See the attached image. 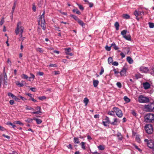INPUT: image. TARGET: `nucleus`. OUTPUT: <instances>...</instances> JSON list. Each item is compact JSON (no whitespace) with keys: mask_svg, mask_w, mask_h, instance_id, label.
<instances>
[{"mask_svg":"<svg viewBox=\"0 0 154 154\" xmlns=\"http://www.w3.org/2000/svg\"><path fill=\"white\" fill-rule=\"evenodd\" d=\"M36 109L38 110L36 112H32V114H41L42 113V112L41 111V108L40 106H38L36 107Z\"/></svg>","mask_w":154,"mask_h":154,"instance_id":"8","label":"nucleus"},{"mask_svg":"<svg viewBox=\"0 0 154 154\" xmlns=\"http://www.w3.org/2000/svg\"><path fill=\"white\" fill-rule=\"evenodd\" d=\"M65 52L66 54L67 55V53H69V52H71V49L70 48H65Z\"/></svg>","mask_w":154,"mask_h":154,"instance_id":"33","label":"nucleus"},{"mask_svg":"<svg viewBox=\"0 0 154 154\" xmlns=\"http://www.w3.org/2000/svg\"><path fill=\"white\" fill-rule=\"evenodd\" d=\"M111 46L110 47H109V46H107V45H106L105 46V48L106 49L107 51H109L111 50Z\"/></svg>","mask_w":154,"mask_h":154,"instance_id":"49","label":"nucleus"},{"mask_svg":"<svg viewBox=\"0 0 154 154\" xmlns=\"http://www.w3.org/2000/svg\"><path fill=\"white\" fill-rule=\"evenodd\" d=\"M104 72V69L103 67H101V70L100 72L99 73L100 75H102Z\"/></svg>","mask_w":154,"mask_h":154,"instance_id":"45","label":"nucleus"},{"mask_svg":"<svg viewBox=\"0 0 154 154\" xmlns=\"http://www.w3.org/2000/svg\"><path fill=\"white\" fill-rule=\"evenodd\" d=\"M111 124L116 125H118V119L117 118L114 119V122L110 123Z\"/></svg>","mask_w":154,"mask_h":154,"instance_id":"15","label":"nucleus"},{"mask_svg":"<svg viewBox=\"0 0 154 154\" xmlns=\"http://www.w3.org/2000/svg\"><path fill=\"white\" fill-rule=\"evenodd\" d=\"M114 112H115L114 110L109 111L108 112V114L110 115L114 116L115 115Z\"/></svg>","mask_w":154,"mask_h":154,"instance_id":"40","label":"nucleus"},{"mask_svg":"<svg viewBox=\"0 0 154 154\" xmlns=\"http://www.w3.org/2000/svg\"><path fill=\"white\" fill-rule=\"evenodd\" d=\"M122 17L125 19H129L130 18V16L127 14H124L122 15Z\"/></svg>","mask_w":154,"mask_h":154,"instance_id":"23","label":"nucleus"},{"mask_svg":"<svg viewBox=\"0 0 154 154\" xmlns=\"http://www.w3.org/2000/svg\"><path fill=\"white\" fill-rule=\"evenodd\" d=\"M45 14V11H44L42 14L40 16L38 20V24L41 25V27L44 30H45L46 28L45 22L44 18Z\"/></svg>","mask_w":154,"mask_h":154,"instance_id":"1","label":"nucleus"},{"mask_svg":"<svg viewBox=\"0 0 154 154\" xmlns=\"http://www.w3.org/2000/svg\"><path fill=\"white\" fill-rule=\"evenodd\" d=\"M48 66L51 67H57V65L56 64H51L49 65Z\"/></svg>","mask_w":154,"mask_h":154,"instance_id":"46","label":"nucleus"},{"mask_svg":"<svg viewBox=\"0 0 154 154\" xmlns=\"http://www.w3.org/2000/svg\"><path fill=\"white\" fill-rule=\"evenodd\" d=\"M127 32V30H123L121 32V34L123 36V37L126 35Z\"/></svg>","mask_w":154,"mask_h":154,"instance_id":"38","label":"nucleus"},{"mask_svg":"<svg viewBox=\"0 0 154 154\" xmlns=\"http://www.w3.org/2000/svg\"><path fill=\"white\" fill-rule=\"evenodd\" d=\"M15 83L16 85L19 87H21L23 86V85L21 83H20L19 81H17Z\"/></svg>","mask_w":154,"mask_h":154,"instance_id":"27","label":"nucleus"},{"mask_svg":"<svg viewBox=\"0 0 154 154\" xmlns=\"http://www.w3.org/2000/svg\"><path fill=\"white\" fill-rule=\"evenodd\" d=\"M0 130L4 131L5 130V129L3 127L0 126Z\"/></svg>","mask_w":154,"mask_h":154,"instance_id":"59","label":"nucleus"},{"mask_svg":"<svg viewBox=\"0 0 154 154\" xmlns=\"http://www.w3.org/2000/svg\"><path fill=\"white\" fill-rule=\"evenodd\" d=\"M7 63L10 66H11V62L10 60V59L9 58H8V59Z\"/></svg>","mask_w":154,"mask_h":154,"instance_id":"55","label":"nucleus"},{"mask_svg":"<svg viewBox=\"0 0 154 154\" xmlns=\"http://www.w3.org/2000/svg\"><path fill=\"white\" fill-rule=\"evenodd\" d=\"M4 22V18L3 17L2 19L0 22V25H2Z\"/></svg>","mask_w":154,"mask_h":154,"instance_id":"53","label":"nucleus"},{"mask_svg":"<svg viewBox=\"0 0 154 154\" xmlns=\"http://www.w3.org/2000/svg\"><path fill=\"white\" fill-rule=\"evenodd\" d=\"M39 100H43L45 99H46V97L45 96L39 97H38Z\"/></svg>","mask_w":154,"mask_h":154,"instance_id":"48","label":"nucleus"},{"mask_svg":"<svg viewBox=\"0 0 154 154\" xmlns=\"http://www.w3.org/2000/svg\"><path fill=\"white\" fill-rule=\"evenodd\" d=\"M127 60L130 64H132L133 62V60L130 57H128L127 58Z\"/></svg>","mask_w":154,"mask_h":154,"instance_id":"18","label":"nucleus"},{"mask_svg":"<svg viewBox=\"0 0 154 154\" xmlns=\"http://www.w3.org/2000/svg\"><path fill=\"white\" fill-rule=\"evenodd\" d=\"M147 145L149 148L152 149L154 147V142L150 140L149 142L148 143Z\"/></svg>","mask_w":154,"mask_h":154,"instance_id":"12","label":"nucleus"},{"mask_svg":"<svg viewBox=\"0 0 154 154\" xmlns=\"http://www.w3.org/2000/svg\"><path fill=\"white\" fill-rule=\"evenodd\" d=\"M74 141L75 143L78 144L79 143V139L77 137H75L74 138Z\"/></svg>","mask_w":154,"mask_h":154,"instance_id":"29","label":"nucleus"},{"mask_svg":"<svg viewBox=\"0 0 154 154\" xmlns=\"http://www.w3.org/2000/svg\"><path fill=\"white\" fill-rule=\"evenodd\" d=\"M124 99L126 103H128L130 101V99L126 96L124 97Z\"/></svg>","mask_w":154,"mask_h":154,"instance_id":"30","label":"nucleus"},{"mask_svg":"<svg viewBox=\"0 0 154 154\" xmlns=\"http://www.w3.org/2000/svg\"><path fill=\"white\" fill-rule=\"evenodd\" d=\"M83 102L85 104V105L86 106L89 102V100L87 97H85L84 99Z\"/></svg>","mask_w":154,"mask_h":154,"instance_id":"31","label":"nucleus"},{"mask_svg":"<svg viewBox=\"0 0 154 154\" xmlns=\"http://www.w3.org/2000/svg\"><path fill=\"white\" fill-rule=\"evenodd\" d=\"M72 11L73 12H75L77 14H81V13L80 11L77 9H74L72 10Z\"/></svg>","mask_w":154,"mask_h":154,"instance_id":"36","label":"nucleus"},{"mask_svg":"<svg viewBox=\"0 0 154 154\" xmlns=\"http://www.w3.org/2000/svg\"><path fill=\"white\" fill-rule=\"evenodd\" d=\"M111 47H113V48L116 50L119 49V47H118V46L116 45L115 43L114 42H113L111 44Z\"/></svg>","mask_w":154,"mask_h":154,"instance_id":"17","label":"nucleus"},{"mask_svg":"<svg viewBox=\"0 0 154 154\" xmlns=\"http://www.w3.org/2000/svg\"><path fill=\"white\" fill-rule=\"evenodd\" d=\"M112 65L114 66H117L119 65V63L117 61H115L112 63Z\"/></svg>","mask_w":154,"mask_h":154,"instance_id":"51","label":"nucleus"},{"mask_svg":"<svg viewBox=\"0 0 154 154\" xmlns=\"http://www.w3.org/2000/svg\"><path fill=\"white\" fill-rule=\"evenodd\" d=\"M144 88L146 90L149 89L150 87V85L148 82H146L143 83Z\"/></svg>","mask_w":154,"mask_h":154,"instance_id":"13","label":"nucleus"},{"mask_svg":"<svg viewBox=\"0 0 154 154\" xmlns=\"http://www.w3.org/2000/svg\"><path fill=\"white\" fill-rule=\"evenodd\" d=\"M114 111L116 112V115L120 118H121L123 116V113L122 111L118 108L114 107L113 108Z\"/></svg>","mask_w":154,"mask_h":154,"instance_id":"6","label":"nucleus"},{"mask_svg":"<svg viewBox=\"0 0 154 154\" xmlns=\"http://www.w3.org/2000/svg\"><path fill=\"white\" fill-rule=\"evenodd\" d=\"M134 14L136 16V17H138L139 15V13L137 10L135 11L134 12Z\"/></svg>","mask_w":154,"mask_h":154,"instance_id":"44","label":"nucleus"},{"mask_svg":"<svg viewBox=\"0 0 154 154\" xmlns=\"http://www.w3.org/2000/svg\"><path fill=\"white\" fill-rule=\"evenodd\" d=\"M116 85L119 88H121L122 87V85L120 82H118L116 83Z\"/></svg>","mask_w":154,"mask_h":154,"instance_id":"52","label":"nucleus"},{"mask_svg":"<svg viewBox=\"0 0 154 154\" xmlns=\"http://www.w3.org/2000/svg\"><path fill=\"white\" fill-rule=\"evenodd\" d=\"M145 129L147 133L148 134H151L153 131V128L151 125L148 124L146 125L145 127Z\"/></svg>","mask_w":154,"mask_h":154,"instance_id":"7","label":"nucleus"},{"mask_svg":"<svg viewBox=\"0 0 154 154\" xmlns=\"http://www.w3.org/2000/svg\"><path fill=\"white\" fill-rule=\"evenodd\" d=\"M78 22L79 24L82 26L85 25V24L81 20H79Z\"/></svg>","mask_w":154,"mask_h":154,"instance_id":"37","label":"nucleus"},{"mask_svg":"<svg viewBox=\"0 0 154 154\" xmlns=\"http://www.w3.org/2000/svg\"><path fill=\"white\" fill-rule=\"evenodd\" d=\"M116 136L118 137V139L119 140H122V136L120 133H118L116 134Z\"/></svg>","mask_w":154,"mask_h":154,"instance_id":"19","label":"nucleus"},{"mask_svg":"<svg viewBox=\"0 0 154 154\" xmlns=\"http://www.w3.org/2000/svg\"><path fill=\"white\" fill-rule=\"evenodd\" d=\"M136 141L137 142H138L139 143L140 142V136L139 135H137L136 136Z\"/></svg>","mask_w":154,"mask_h":154,"instance_id":"41","label":"nucleus"},{"mask_svg":"<svg viewBox=\"0 0 154 154\" xmlns=\"http://www.w3.org/2000/svg\"><path fill=\"white\" fill-rule=\"evenodd\" d=\"M21 78L23 79H27L28 78L31 79V77H28L26 75L23 74L21 76Z\"/></svg>","mask_w":154,"mask_h":154,"instance_id":"22","label":"nucleus"},{"mask_svg":"<svg viewBox=\"0 0 154 154\" xmlns=\"http://www.w3.org/2000/svg\"><path fill=\"white\" fill-rule=\"evenodd\" d=\"M99 150H103L105 149V146L103 145H100L97 146Z\"/></svg>","mask_w":154,"mask_h":154,"instance_id":"20","label":"nucleus"},{"mask_svg":"<svg viewBox=\"0 0 154 154\" xmlns=\"http://www.w3.org/2000/svg\"><path fill=\"white\" fill-rule=\"evenodd\" d=\"M8 95L9 97H11L13 98L14 97V96H15L12 93H10V92L9 93H8Z\"/></svg>","mask_w":154,"mask_h":154,"instance_id":"50","label":"nucleus"},{"mask_svg":"<svg viewBox=\"0 0 154 154\" xmlns=\"http://www.w3.org/2000/svg\"><path fill=\"white\" fill-rule=\"evenodd\" d=\"M17 0H15L14 2V5L12 8V11L11 12V14H13V13L14 12L15 9V8L16 5L17 4Z\"/></svg>","mask_w":154,"mask_h":154,"instance_id":"14","label":"nucleus"},{"mask_svg":"<svg viewBox=\"0 0 154 154\" xmlns=\"http://www.w3.org/2000/svg\"><path fill=\"white\" fill-rule=\"evenodd\" d=\"M112 67L113 68V70L115 74H118L119 73V72L118 70H118V69H116L114 68V67Z\"/></svg>","mask_w":154,"mask_h":154,"instance_id":"39","label":"nucleus"},{"mask_svg":"<svg viewBox=\"0 0 154 154\" xmlns=\"http://www.w3.org/2000/svg\"><path fill=\"white\" fill-rule=\"evenodd\" d=\"M38 74L40 76H42L44 75V73L43 72H38Z\"/></svg>","mask_w":154,"mask_h":154,"instance_id":"64","label":"nucleus"},{"mask_svg":"<svg viewBox=\"0 0 154 154\" xmlns=\"http://www.w3.org/2000/svg\"><path fill=\"white\" fill-rule=\"evenodd\" d=\"M19 97H20V98L23 101H25V100H26V99L25 98L21 96H19Z\"/></svg>","mask_w":154,"mask_h":154,"instance_id":"61","label":"nucleus"},{"mask_svg":"<svg viewBox=\"0 0 154 154\" xmlns=\"http://www.w3.org/2000/svg\"><path fill=\"white\" fill-rule=\"evenodd\" d=\"M13 123L14 124H18L20 125H21L22 126H23L24 125L23 124V123H22V122H21L20 121H15Z\"/></svg>","mask_w":154,"mask_h":154,"instance_id":"26","label":"nucleus"},{"mask_svg":"<svg viewBox=\"0 0 154 154\" xmlns=\"http://www.w3.org/2000/svg\"><path fill=\"white\" fill-rule=\"evenodd\" d=\"M6 124L8 125H11L12 126V127L14 129V128L16 127V126L14 124H13L12 123L10 122H8L6 123Z\"/></svg>","mask_w":154,"mask_h":154,"instance_id":"25","label":"nucleus"},{"mask_svg":"<svg viewBox=\"0 0 154 154\" xmlns=\"http://www.w3.org/2000/svg\"><path fill=\"white\" fill-rule=\"evenodd\" d=\"M115 26L116 28V30H118L119 29V24L118 22H116L115 23Z\"/></svg>","mask_w":154,"mask_h":154,"instance_id":"32","label":"nucleus"},{"mask_svg":"<svg viewBox=\"0 0 154 154\" xmlns=\"http://www.w3.org/2000/svg\"><path fill=\"white\" fill-rule=\"evenodd\" d=\"M85 143L84 142H82L80 143V144L81 145L83 149H86L85 146Z\"/></svg>","mask_w":154,"mask_h":154,"instance_id":"35","label":"nucleus"},{"mask_svg":"<svg viewBox=\"0 0 154 154\" xmlns=\"http://www.w3.org/2000/svg\"><path fill=\"white\" fill-rule=\"evenodd\" d=\"M66 146L68 149H72V145L71 144H69L68 146Z\"/></svg>","mask_w":154,"mask_h":154,"instance_id":"60","label":"nucleus"},{"mask_svg":"<svg viewBox=\"0 0 154 154\" xmlns=\"http://www.w3.org/2000/svg\"><path fill=\"white\" fill-rule=\"evenodd\" d=\"M127 69L125 67H123L122 70L119 72L121 75L122 76H125L126 75V72Z\"/></svg>","mask_w":154,"mask_h":154,"instance_id":"9","label":"nucleus"},{"mask_svg":"<svg viewBox=\"0 0 154 154\" xmlns=\"http://www.w3.org/2000/svg\"><path fill=\"white\" fill-rule=\"evenodd\" d=\"M36 51H38L41 53H42L43 52V51L42 50L41 48H37L36 49Z\"/></svg>","mask_w":154,"mask_h":154,"instance_id":"47","label":"nucleus"},{"mask_svg":"<svg viewBox=\"0 0 154 154\" xmlns=\"http://www.w3.org/2000/svg\"><path fill=\"white\" fill-rule=\"evenodd\" d=\"M33 120H35L37 123L38 124H40L42 122V121L39 119L34 118L33 119Z\"/></svg>","mask_w":154,"mask_h":154,"instance_id":"28","label":"nucleus"},{"mask_svg":"<svg viewBox=\"0 0 154 154\" xmlns=\"http://www.w3.org/2000/svg\"><path fill=\"white\" fill-rule=\"evenodd\" d=\"M123 37L129 41H131V37L130 35H125V36H124Z\"/></svg>","mask_w":154,"mask_h":154,"instance_id":"21","label":"nucleus"},{"mask_svg":"<svg viewBox=\"0 0 154 154\" xmlns=\"http://www.w3.org/2000/svg\"><path fill=\"white\" fill-rule=\"evenodd\" d=\"M93 82V85L94 87H96L97 86L99 83V81L97 80H94Z\"/></svg>","mask_w":154,"mask_h":154,"instance_id":"16","label":"nucleus"},{"mask_svg":"<svg viewBox=\"0 0 154 154\" xmlns=\"http://www.w3.org/2000/svg\"><path fill=\"white\" fill-rule=\"evenodd\" d=\"M13 99H14L15 100L17 101H19L20 100V99L16 97L15 96H14Z\"/></svg>","mask_w":154,"mask_h":154,"instance_id":"57","label":"nucleus"},{"mask_svg":"<svg viewBox=\"0 0 154 154\" xmlns=\"http://www.w3.org/2000/svg\"><path fill=\"white\" fill-rule=\"evenodd\" d=\"M26 110H34V109L32 107H27L26 108Z\"/></svg>","mask_w":154,"mask_h":154,"instance_id":"58","label":"nucleus"},{"mask_svg":"<svg viewBox=\"0 0 154 154\" xmlns=\"http://www.w3.org/2000/svg\"><path fill=\"white\" fill-rule=\"evenodd\" d=\"M3 72L4 73V84L5 85H7L8 84V79L6 75V73L5 72V67H4Z\"/></svg>","mask_w":154,"mask_h":154,"instance_id":"10","label":"nucleus"},{"mask_svg":"<svg viewBox=\"0 0 154 154\" xmlns=\"http://www.w3.org/2000/svg\"><path fill=\"white\" fill-rule=\"evenodd\" d=\"M113 61V60L112 57H109L108 59V63L109 64L111 63Z\"/></svg>","mask_w":154,"mask_h":154,"instance_id":"34","label":"nucleus"},{"mask_svg":"<svg viewBox=\"0 0 154 154\" xmlns=\"http://www.w3.org/2000/svg\"><path fill=\"white\" fill-rule=\"evenodd\" d=\"M78 6L79 9L81 10H83L84 9V8L83 6L81 5H78Z\"/></svg>","mask_w":154,"mask_h":154,"instance_id":"62","label":"nucleus"},{"mask_svg":"<svg viewBox=\"0 0 154 154\" xmlns=\"http://www.w3.org/2000/svg\"><path fill=\"white\" fill-rule=\"evenodd\" d=\"M149 27L150 28H153L154 27V23H149Z\"/></svg>","mask_w":154,"mask_h":154,"instance_id":"43","label":"nucleus"},{"mask_svg":"<svg viewBox=\"0 0 154 154\" xmlns=\"http://www.w3.org/2000/svg\"><path fill=\"white\" fill-rule=\"evenodd\" d=\"M144 121L146 123H149L154 122V114L153 113H148L144 116Z\"/></svg>","mask_w":154,"mask_h":154,"instance_id":"3","label":"nucleus"},{"mask_svg":"<svg viewBox=\"0 0 154 154\" xmlns=\"http://www.w3.org/2000/svg\"><path fill=\"white\" fill-rule=\"evenodd\" d=\"M9 103L11 105H12L14 103V101L13 100H11L10 101Z\"/></svg>","mask_w":154,"mask_h":154,"instance_id":"63","label":"nucleus"},{"mask_svg":"<svg viewBox=\"0 0 154 154\" xmlns=\"http://www.w3.org/2000/svg\"><path fill=\"white\" fill-rule=\"evenodd\" d=\"M24 27L21 26V23L20 21L18 22L17 24V27L15 30V32L16 35H18L20 33L19 36L20 37H22V33L23 32Z\"/></svg>","mask_w":154,"mask_h":154,"instance_id":"2","label":"nucleus"},{"mask_svg":"<svg viewBox=\"0 0 154 154\" xmlns=\"http://www.w3.org/2000/svg\"><path fill=\"white\" fill-rule=\"evenodd\" d=\"M150 73L151 75H154V68L151 69L150 71Z\"/></svg>","mask_w":154,"mask_h":154,"instance_id":"56","label":"nucleus"},{"mask_svg":"<svg viewBox=\"0 0 154 154\" xmlns=\"http://www.w3.org/2000/svg\"><path fill=\"white\" fill-rule=\"evenodd\" d=\"M145 110L146 112H153L154 111V103L149 104L147 105H145L144 106Z\"/></svg>","mask_w":154,"mask_h":154,"instance_id":"4","label":"nucleus"},{"mask_svg":"<svg viewBox=\"0 0 154 154\" xmlns=\"http://www.w3.org/2000/svg\"><path fill=\"white\" fill-rule=\"evenodd\" d=\"M33 120V119H27L25 121L29 123L31 122Z\"/></svg>","mask_w":154,"mask_h":154,"instance_id":"54","label":"nucleus"},{"mask_svg":"<svg viewBox=\"0 0 154 154\" xmlns=\"http://www.w3.org/2000/svg\"><path fill=\"white\" fill-rule=\"evenodd\" d=\"M104 120H105L104 122H106V123L109 124L111 123L108 117L106 116Z\"/></svg>","mask_w":154,"mask_h":154,"instance_id":"24","label":"nucleus"},{"mask_svg":"<svg viewBox=\"0 0 154 154\" xmlns=\"http://www.w3.org/2000/svg\"><path fill=\"white\" fill-rule=\"evenodd\" d=\"M71 17H72L73 18L76 20H79V19H78V17L75 15H71Z\"/></svg>","mask_w":154,"mask_h":154,"instance_id":"42","label":"nucleus"},{"mask_svg":"<svg viewBox=\"0 0 154 154\" xmlns=\"http://www.w3.org/2000/svg\"><path fill=\"white\" fill-rule=\"evenodd\" d=\"M140 70L143 72L146 73L148 72L149 70L148 68L144 66H142L140 68Z\"/></svg>","mask_w":154,"mask_h":154,"instance_id":"11","label":"nucleus"},{"mask_svg":"<svg viewBox=\"0 0 154 154\" xmlns=\"http://www.w3.org/2000/svg\"><path fill=\"white\" fill-rule=\"evenodd\" d=\"M138 100L141 103H146L149 102V99L148 98L143 96V95H140L138 97Z\"/></svg>","mask_w":154,"mask_h":154,"instance_id":"5","label":"nucleus"}]
</instances>
